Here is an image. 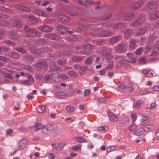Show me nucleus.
<instances>
[{
    "label": "nucleus",
    "instance_id": "f257e3e1",
    "mask_svg": "<svg viewBox=\"0 0 159 159\" xmlns=\"http://www.w3.org/2000/svg\"><path fill=\"white\" fill-rule=\"evenodd\" d=\"M24 34L25 37H31L34 36H39V33L35 29L30 28L28 25H25L24 28Z\"/></svg>",
    "mask_w": 159,
    "mask_h": 159
},
{
    "label": "nucleus",
    "instance_id": "f03ea898",
    "mask_svg": "<svg viewBox=\"0 0 159 159\" xmlns=\"http://www.w3.org/2000/svg\"><path fill=\"white\" fill-rule=\"evenodd\" d=\"M145 18L143 15H141L136 20L134 21L132 24V26L133 27H137L140 25H142L144 22Z\"/></svg>",
    "mask_w": 159,
    "mask_h": 159
},
{
    "label": "nucleus",
    "instance_id": "7ed1b4c3",
    "mask_svg": "<svg viewBox=\"0 0 159 159\" xmlns=\"http://www.w3.org/2000/svg\"><path fill=\"white\" fill-rule=\"evenodd\" d=\"M111 34V33L108 31L102 30L100 33L99 31L97 30L94 31L93 32V36H100L102 37H105L109 36Z\"/></svg>",
    "mask_w": 159,
    "mask_h": 159
},
{
    "label": "nucleus",
    "instance_id": "20e7f679",
    "mask_svg": "<svg viewBox=\"0 0 159 159\" xmlns=\"http://www.w3.org/2000/svg\"><path fill=\"white\" fill-rule=\"evenodd\" d=\"M65 146V144L64 143H55L52 145L53 149L57 151L61 150Z\"/></svg>",
    "mask_w": 159,
    "mask_h": 159
},
{
    "label": "nucleus",
    "instance_id": "39448f33",
    "mask_svg": "<svg viewBox=\"0 0 159 159\" xmlns=\"http://www.w3.org/2000/svg\"><path fill=\"white\" fill-rule=\"evenodd\" d=\"M116 51L118 52H122L127 49L125 45L123 43L118 44L115 47Z\"/></svg>",
    "mask_w": 159,
    "mask_h": 159
},
{
    "label": "nucleus",
    "instance_id": "423d86ee",
    "mask_svg": "<svg viewBox=\"0 0 159 159\" xmlns=\"http://www.w3.org/2000/svg\"><path fill=\"white\" fill-rule=\"evenodd\" d=\"M143 2L142 0L136 2L134 3L131 7L132 8L133 10H137L139 8L143 5Z\"/></svg>",
    "mask_w": 159,
    "mask_h": 159
},
{
    "label": "nucleus",
    "instance_id": "0eeeda50",
    "mask_svg": "<svg viewBox=\"0 0 159 159\" xmlns=\"http://www.w3.org/2000/svg\"><path fill=\"white\" fill-rule=\"evenodd\" d=\"M124 19L126 20L130 21L134 19L135 16L132 13H125L123 16Z\"/></svg>",
    "mask_w": 159,
    "mask_h": 159
},
{
    "label": "nucleus",
    "instance_id": "6e6552de",
    "mask_svg": "<svg viewBox=\"0 0 159 159\" xmlns=\"http://www.w3.org/2000/svg\"><path fill=\"white\" fill-rule=\"evenodd\" d=\"M137 41L134 39H131L129 41V49L130 50H133L137 46Z\"/></svg>",
    "mask_w": 159,
    "mask_h": 159
},
{
    "label": "nucleus",
    "instance_id": "1a4fd4ad",
    "mask_svg": "<svg viewBox=\"0 0 159 159\" xmlns=\"http://www.w3.org/2000/svg\"><path fill=\"white\" fill-rule=\"evenodd\" d=\"M133 32L132 30L126 28L123 31L125 38L126 39L129 38L132 33Z\"/></svg>",
    "mask_w": 159,
    "mask_h": 159
},
{
    "label": "nucleus",
    "instance_id": "9d476101",
    "mask_svg": "<svg viewBox=\"0 0 159 159\" xmlns=\"http://www.w3.org/2000/svg\"><path fill=\"white\" fill-rule=\"evenodd\" d=\"M33 13L35 14H37L39 16L44 17H46L47 16V14L45 11L40 9H37L36 11H34Z\"/></svg>",
    "mask_w": 159,
    "mask_h": 159
},
{
    "label": "nucleus",
    "instance_id": "9b49d317",
    "mask_svg": "<svg viewBox=\"0 0 159 159\" xmlns=\"http://www.w3.org/2000/svg\"><path fill=\"white\" fill-rule=\"evenodd\" d=\"M58 19L61 21L64 22H67L70 20L69 18L66 16L63 15H60L58 16Z\"/></svg>",
    "mask_w": 159,
    "mask_h": 159
},
{
    "label": "nucleus",
    "instance_id": "f8f14e48",
    "mask_svg": "<svg viewBox=\"0 0 159 159\" xmlns=\"http://www.w3.org/2000/svg\"><path fill=\"white\" fill-rule=\"evenodd\" d=\"M27 144V141L25 139H23L19 143V148L20 149H24Z\"/></svg>",
    "mask_w": 159,
    "mask_h": 159
},
{
    "label": "nucleus",
    "instance_id": "ddd939ff",
    "mask_svg": "<svg viewBox=\"0 0 159 159\" xmlns=\"http://www.w3.org/2000/svg\"><path fill=\"white\" fill-rule=\"evenodd\" d=\"M157 3L152 1L149 2L147 5V7L150 10L155 9L157 8Z\"/></svg>",
    "mask_w": 159,
    "mask_h": 159
},
{
    "label": "nucleus",
    "instance_id": "4468645a",
    "mask_svg": "<svg viewBox=\"0 0 159 159\" xmlns=\"http://www.w3.org/2000/svg\"><path fill=\"white\" fill-rule=\"evenodd\" d=\"M146 30V28L145 26L141 27L137 29L136 31L137 35H141L145 33Z\"/></svg>",
    "mask_w": 159,
    "mask_h": 159
},
{
    "label": "nucleus",
    "instance_id": "2eb2a0df",
    "mask_svg": "<svg viewBox=\"0 0 159 159\" xmlns=\"http://www.w3.org/2000/svg\"><path fill=\"white\" fill-rule=\"evenodd\" d=\"M51 79L54 81L58 82L61 80V76L57 73L52 74Z\"/></svg>",
    "mask_w": 159,
    "mask_h": 159
},
{
    "label": "nucleus",
    "instance_id": "dca6fc26",
    "mask_svg": "<svg viewBox=\"0 0 159 159\" xmlns=\"http://www.w3.org/2000/svg\"><path fill=\"white\" fill-rule=\"evenodd\" d=\"M142 128L143 131L148 132L152 129L153 128V125L151 124L149 125L144 124L143 125Z\"/></svg>",
    "mask_w": 159,
    "mask_h": 159
},
{
    "label": "nucleus",
    "instance_id": "f3484780",
    "mask_svg": "<svg viewBox=\"0 0 159 159\" xmlns=\"http://www.w3.org/2000/svg\"><path fill=\"white\" fill-rule=\"evenodd\" d=\"M47 66V64L45 61H40L37 64V67L39 68L43 69Z\"/></svg>",
    "mask_w": 159,
    "mask_h": 159
},
{
    "label": "nucleus",
    "instance_id": "a211bd4d",
    "mask_svg": "<svg viewBox=\"0 0 159 159\" xmlns=\"http://www.w3.org/2000/svg\"><path fill=\"white\" fill-rule=\"evenodd\" d=\"M38 29L41 30L44 32H49L51 31V28L47 26H41L38 27Z\"/></svg>",
    "mask_w": 159,
    "mask_h": 159
},
{
    "label": "nucleus",
    "instance_id": "6ab92c4d",
    "mask_svg": "<svg viewBox=\"0 0 159 159\" xmlns=\"http://www.w3.org/2000/svg\"><path fill=\"white\" fill-rule=\"evenodd\" d=\"M108 116L110 120L112 122H115L118 120V118L116 116L111 112L108 113Z\"/></svg>",
    "mask_w": 159,
    "mask_h": 159
},
{
    "label": "nucleus",
    "instance_id": "aec40b11",
    "mask_svg": "<svg viewBox=\"0 0 159 159\" xmlns=\"http://www.w3.org/2000/svg\"><path fill=\"white\" fill-rule=\"evenodd\" d=\"M32 79L27 80H21L20 81V84H22L29 86L32 84V83L34 82Z\"/></svg>",
    "mask_w": 159,
    "mask_h": 159
},
{
    "label": "nucleus",
    "instance_id": "412c9836",
    "mask_svg": "<svg viewBox=\"0 0 159 159\" xmlns=\"http://www.w3.org/2000/svg\"><path fill=\"white\" fill-rule=\"evenodd\" d=\"M56 97L58 98H63L67 96V93L64 92H60L56 94Z\"/></svg>",
    "mask_w": 159,
    "mask_h": 159
},
{
    "label": "nucleus",
    "instance_id": "4be33fe9",
    "mask_svg": "<svg viewBox=\"0 0 159 159\" xmlns=\"http://www.w3.org/2000/svg\"><path fill=\"white\" fill-rule=\"evenodd\" d=\"M124 27L123 25L122 24H117L115 25L114 26V29L116 32L120 30Z\"/></svg>",
    "mask_w": 159,
    "mask_h": 159
},
{
    "label": "nucleus",
    "instance_id": "5701e85b",
    "mask_svg": "<svg viewBox=\"0 0 159 159\" xmlns=\"http://www.w3.org/2000/svg\"><path fill=\"white\" fill-rule=\"evenodd\" d=\"M75 139L78 142L80 143L87 142V140L82 137H75Z\"/></svg>",
    "mask_w": 159,
    "mask_h": 159
},
{
    "label": "nucleus",
    "instance_id": "b1692460",
    "mask_svg": "<svg viewBox=\"0 0 159 159\" xmlns=\"http://www.w3.org/2000/svg\"><path fill=\"white\" fill-rule=\"evenodd\" d=\"M8 36L10 38L12 39H16L18 38V35L13 32H10Z\"/></svg>",
    "mask_w": 159,
    "mask_h": 159
},
{
    "label": "nucleus",
    "instance_id": "393cba45",
    "mask_svg": "<svg viewBox=\"0 0 159 159\" xmlns=\"http://www.w3.org/2000/svg\"><path fill=\"white\" fill-rule=\"evenodd\" d=\"M45 107L43 105L39 106L36 107V111L39 113H42L45 110Z\"/></svg>",
    "mask_w": 159,
    "mask_h": 159
},
{
    "label": "nucleus",
    "instance_id": "a878e982",
    "mask_svg": "<svg viewBox=\"0 0 159 159\" xmlns=\"http://www.w3.org/2000/svg\"><path fill=\"white\" fill-rule=\"evenodd\" d=\"M118 87L120 89L124 92L126 91V90L125 89L126 86H125L124 83L123 82H120L118 83Z\"/></svg>",
    "mask_w": 159,
    "mask_h": 159
},
{
    "label": "nucleus",
    "instance_id": "bb28decb",
    "mask_svg": "<svg viewBox=\"0 0 159 159\" xmlns=\"http://www.w3.org/2000/svg\"><path fill=\"white\" fill-rule=\"evenodd\" d=\"M12 25L14 26L17 27V28H20L21 26V22L17 20H14L12 22Z\"/></svg>",
    "mask_w": 159,
    "mask_h": 159
},
{
    "label": "nucleus",
    "instance_id": "cd10ccee",
    "mask_svg": "<svg viewBox=\"0 0 159 159\" xmlns=\"http://www.w3.org/2000/svg\"><path fill=\"white\" fill-rule=\"evenodd\" d=\"M125 89L126 91H125V92H132L134 91V89L132 87V85L131 84H129L127 86H126Z\"/></svg>",
    "mask_w": 159,
    "mask_h": 159
},
{
    "label": "nucleus",
    "instance_id": "c85d7f7f",
    "mask_svg": "<svg viewBox=\"0 0 159 159\" xmlns=\"http://www.w3.org/2000/svg\"><path fill=\"white\" fill-rule=\"evenodd\" d=\"M29 49L31 52L33 53L36 54H39L42 52V51L41 50L39 49H36V48L34 47H30Z\"/></svg>",
    "mask_w": 159,
    "mask_h": 159
},
{
    "label": "nucleus",
    "instance_id": "c756f323",
    "mask_svg": "<svg viewBox=\"0 0 159 159\" xmlns=\"http://www.w3.org/2000/svg\"><path fill=\"white\" fill-rule=\"evenodd\" d=\"M150 17L152 19H155L159 17V11L154 12L150 15Z\"/></svg>",
    "mask_w": 159,
    "mask_h": 159
},
{
    "label": "nucleus",
    "instance_id": "7c9ffc66",
    "mask_svg": "<svg viewBox=\"0 0 159 159\" xmlns=\"http://www.w3.org/2000/svg\"><path fill=\"white\" fill-rule=\"evenodd\" d=\"M144 133V131L143 128L139 129L136 131H135L134 133V134L135 135H140L143 134Z\"/></svg>",
    "mask_w": 159,
    "mask_h": 159
},
{
    "label": "nucleus",
    "instance_id": "2f4dec72",
    "mask_svg": "<svg viewBox=\"0 0 159 159\" xmlns=\"http://www.w3.org/2000/svg\"><path fill=\"white\" fill-rule=\"evenodd\" d=\"M28 19V20L31 23H35L36 21V19L32 16H28L26 17V19Z\"/></svg>",
    "mask_w": 159,
    "mask_h": 159
},
{
    "label": "nucleus",
    "instance_id": "473e14b6",
    "mask_svg": "<svg viewBox=\"0 0 159 159\" xmlns=\"http://www.w3.org/2000/svg\"><path fill=\"white\" fill-rule=\"evenodd\" d=\"M16 8L21 11H24L26 12H29L30 10L29 8L26 7H24L21 6H17Z\"/></svg>",
    "mask_w": 159,
    "mask_h": 159
},
{
    "label": "nucleus",
    "instance_id": "72a5a7b5",
    "mask_svg": "<svg viewBox=\"0 0 159 159\" xmlns=\"http://www.w3.org/2000/svg\"><path fill=\"white\" fill-rule=\"evenodd\" d=\"M0 61L5 63H7L10 61V59L6 57L0 56Z\"/></svg>",
    "mask_w": 159,
    "mask_h": 159
},
{
    "label": "nucleus",
    "instance_id": "f704fd0d",
    "mask_svg": "<svg viewBox=\"0 0 159 159\" xmlns=\"http://www.w3.org/2000/svg\"><path fill=\"white\" fill-rule=\"evenodd\" d=\"M93 60L92 57L88 58L85 61V63L86 65H91L92 63Z\"/></svg>",
    "mask_w": 159,
    "mask_h": 159
},
{
    "label": "nucleus",
    "instance_id": "c9c22d12",
    "mask_svg": "<svg viewBox=\"0 0 159 159\" xmlns=\"http://www.w3.org/2000/svg\"><path fill=\"white\" fill-rule=\"evenodd\" d=\"M119 39V37L118 36H116L110 39L109 41L111 43H114L116 42Z\"/></svg>",
    "mask_w": 159,
    "mask_h": 159
},
{
    "label": "nucleus",
    "instance_id": "e433bc0d",
    "mask_svg": "<svg viewBox=\"0 0 159 159\" xmlns=\"http://www.w3.org/2000/svg\"><path fill=\"white\" fill-rule=\"evenodd\" d=\"M150 93H151V92L148 90H142L140 91L139 92V94L142 95Z\"/></svg>",
    "mask_w": 159,
    "mask_h": 159
},
{
    "label": "nucleus",
    "instance_id": "4c0bfd02",
    "mask_svg": "<svg viewBox=\"0 0 159 159\" xmlns=\"http://www.w3.org/2000/svg\"><path fill=\"white\" fill-rule=\"evenodd\" d=\"M51 69L52 70L55 71H60L61 70V69L60 67L55 65H54L52 66H51Z\"/></svg>",
    "mask_w": 159,
    "mask_h": 159
},
{
    "label": "nucleus",
    "instance_id": "58836bf2",
    "mask_svg": "<svg viewBox=\"0 0 159 159\" xmlns=\"http://www.w3.org/2000/svg\"><path fill=\"white\" fill-rule=\"evenodd\" d=\"M68 13L70 15L73 16H76L78 14L75 11L73 10H69L68 11Z\"/></svg>",
    "mask_w": 159,
    "mask_h": 159
},
{
    "label": "nucleus",
    "instance_id": "ea45409f",
    "mask_svg": "<svg viewBox=\"0 0 159 159\" xmlns=\"http://www.w3.org/2000/svg\"><path fill=\"white\" fill-rule=\"evenodd\" d=\"M45 36L51 39H54L56 38L54 35L51 34H47L45 35Z\"/></svg>",
    "mask_w": 159,
    "mask_h": 159
},
{
    "label": "nucleus",
    "instance_id": "a19ab883",
    "mask_svg": "<svg viewBox=\"0 0 159 159\" xmlns=\"http://www.w3.org/2000/svg\"><path fill=\"white\" fill-rule=\"evenodd\" d=\"M10 56L13 58L16 59L19 57V55L16 52H12L10 53Z\"/></svg>",
    "mask_w": 159,
    "mask_h": 159
},
{
    "label": "nucleus",
    "instance_id": "79ce46f5",
    "mask_svg": "<svg viewBox=\"0 0 159 159\" xmlns=\"http://www.w3.org/2000/svg\"><path fill=\"white\" fill-rule=\"evenodd\" d=\"M35 126L38 129H42L44 127L43 125L40 123H37L35 124Z\"/></svg>",
    "mask_w": 159,
    "mask_h": 159
},
{
    "label": "nucleus",
    "instance_id": "37998d69",
    "mask_svg": "<svg viewBox=\"0 0 159 159\" xmlns=\"http://www.w3.org/2000/svg\"><path fill=\"white\" fill-rule=\"evenodd\" d=\"M142 102L141 100H138L135 105V108L136 109H138L140 107V105L142 104Z\"/></svg>",
    "mask_w": 159,
    "mask_h": 159
},
{
    "label": "nucleus",
    "instance_id": "c03bdc74",
    "mask_svg": "<svg viewBox=\"0 0 159 159\" xmlns=\"http://www.w3.org/2000/svg\"><path fill=\"white\" fill-rule=\"evenodd\" d=\"M66 62V60L64 59H63L61 60H59L57 61V63L61 66H62L65 64Z\"/></svg>",
    "mask_w": 159,
    "mask_h": 159
},
{
    "label": "nucleus",
    "instance_id": "a18cd8bd",
    "mask_svg": "<svg viewBox=\"0 0 159 159\" xmlns=\"http://www.w3.org/2000/svg\"><path fill=\"white\" fill-rule=\"evenodd\" d=\"M68 75L70 77H75L77 75L76 73L73 71H71L68 72Z\"/></svg>",
    "mask_w": 159,
    "mask_h": 159
},
{
    "label": "nucleus",
    "instance_id": "49530a36",
    "mask_svg": "<svg viewBox=\"0 0 159 159\" xmlns=\"http://www.w3.org/2000/svg\"><path fill=\"white\" fill-rule=\"evenodd\" d=\"M8 51V49L6 48L0 47V54H2L3 53L7 52Z\"/></svg>",
    "mask_w": 159,
    "mask_h": 159
},
{
    "label": "nucleus",
    "instance_id": "de8ad7c7",
    "mask_svg": "<svg viewBox=\"0 0 159 159\" xmlns=\"http://www.w3.org/2000/svg\"><path fill=\"white\" fill-rule=\"evenodd\" d=\"M0 24L3 26H6L8 25L9 23L7 21L2 20L0 21Z\"/></svg>",
    "mask_w": 159,
    "mask_h": 159
},
{
    "label": "nucleus",
    "instance_id": "09e8293b",
    "mask_svg": "<svg viewBox=\"0 0 159 159\" xmlns=\"http://www.w3.org/2000/svg\"><path fill=\"white\" fill-rule=\"evenodd\" d=\"M115 146H113L108 147L107 149V152H111L115 149Z\"/></svg>",
    "mask_w": 159,
    "mask_h": 159
},
{
    "label": "nucleus",
    "instance_id": "8fccbe9b",
    "mask_svg": "<svg viewBox=\"0 0 159 159\" xmlns=\"http://www.w3.org/2000/svg\"><path fill=\"white\" fill-rule=\"evenodd\" d=\"M72 149L74 150H80L81 149V145L80 144L77 145L72 147Z\"/></svg>",
    "mask_w": 159,
    "mask_h": 159
},
{
    "label": "nucleus",
    "instance_id": "3c124183",
    "mask_svg": "<svg viewBox=\"0 0 159 159\" xmlns=\"http://www.w3.org/2000/svg\"><path fill=\"white\" fill-rule=\"evenodd\" d=\"M136 126L132 124L128 128V129L130 131H134L136 128Z\"/></svg>",
    "mask_w": 159,
    "mask_h": 159
},
{
    "label": "nucleus",
    "instance_id": "603ef678",
    "mask_svg": "<svg viewBox=\"0 0 159 159\" xmlns=\"http://www.w3.org/2000/svg\"><path fill=\"white\" fill-rule=\"evenodd\" d=\"M129 118L128 117H125L121 121V123L125 124L128 122Z\"/></svg>",
    "mask_w": 159,
    "mask_h": 159
},
{
    "label": "nucleus",
    "instance_id": "864d4df0",
    "mask_svg": "<svg viewBox=\"0 0 159 159\" xmlns=\"http://www.w3.org/2000/svg\"><path fill=\"white\" fill-rule=\"evenodd\" d=\"M129 62V61L125 59H123L120 61L119 62L120 64H125L128 63Z\"/></svg>",
    "mask_w": 159,
    "mask_h": 159
},
{
    "label": "nucleus",
    "instance_id": "5fc2aeb1",
    "mask_svg": "<svg viewBox=\"0 0 159 159\" xmlns=\"http://www.w3.org/2000/svg\"><path fill=\"white\" fill-rule=\"evenodd\" d=\"M104 57L107 60L109 61L112 58V56L110 54H106L104 55Z\"/></svg>",
    "mask_w": 159,
    "mask_h": 159
},
{
    "label": "nucleus",
    "instance_id": "6e6d98bb",
    "mask_svg": "<svg viewBox=\"0 0 159 159\" xmlns=\"http://www.w3.org/2000/svg\"><path fill=\"white\" fill-rule=\"evenodd\" d=\"M26 60L30 62H32L34 61L33 58L31 56H28L26 57Z\"/></svg>",
    "mask_w": 159,
    "mask_h": 159
},
{
    "label": "nucleus",
    "instance_id": "4d7b16f0",
    "mask_svg": "<svg viewBox=\"0 0 159 159\" xmlns=\"http://www.w3.org/2000/svg\"><path fill=\"white\" fill-rule=\"evenodd\" d=\"M94 43L97 45H101L104 44L105 43V42L103 40H101L99 41H95Z\"/></svg>",
    "mask_w": 159,
    "mask_h": 159
},
{
    "label": "nucleus",
    "instance_id": "13d9d810",
    "mask_svg": "<svg viewBox=\"0 0 159 159\" xmlns=\"http://www.w3.org/2000/svg\"><path fill=\"white\" fill-rule=\"evenodd\" d=\"M155 137L154 138V139L155 140H158L159 139V129L157 130L155 133Z\"/></svg>",
    "mask_w": 159,
    "mask_h": 159
},
{
    "label": "nucleus",
    "instance_id": "bf43d9fd",
    "mask_svg": "<svg viewBox=\"0 0 159 159\" xmlns=\"http://www.w3.org/2000/svg\"><path fill=\"white\" fill-rule=\"evenodd\" d=\"M51 76L52 74H49L46 75L44 77V80L46 81L49 80L51 78Z\"/></svg>",
    "mask_w": 159,
    "mask_h": 159
},
{
    "label": "nucleus",
    "instance_id": "052dcab7",
    "mask_svg": "<svg viewBox=\"0 0 159 159\" xmlns=\"http://www.w3.org/2000/svg\"><path fill=\"white\" fill-rule=\"evenodd\" d=\"M156 107V104L154 102H153L151 104L150 107H147V108L150 109H153Z\"/></svg>",
    "mask_w": 159,
    "mask_h": 159
},
{
    "label": "nucleus",
    "instance_id": "680f3d73",
    "mask_svg": "<svg viewBox=\"0 0 159 159\" xmlns=\"http://www.w3.org/2000/svg\"><path fill=\"white\" fill-rule=\"evenodd\" d=\"M146 61V58L145 57H141L139 60V62L141 64L145 63Z\"/></svg>",
    "mask_w": 159,
    "mask_h": 159
},
{
    "label": "nucleus",
    "instance_id": "e2e57ef3",
    "mask_svg": "<svg viewBox=\"0 0 159 159\" xmlns=\"http://www.w3.org/2000/svg\"><path fill=\"white\" fill-rule=\"evenodd\" d=\"M72 59L73 61H80L81 59V58L80 57L74 56L72 58Z\"/></svg>",
    "mask_w": 159,
    "mask_h": 159
},
{
    "label": "nucleus",
    "instance_id": "0e129e2a",
    "mask_svg": "<svg viewBox=\"0 0 159 159\" xmlns=\"http://www.w3.org/2000/svg\"><path fill=\"white\" fill-rule=\"evenodd\" d=\"M90 91L89 90L86 89L84 91V96H88L90 95Z\"/></svg>",
    "mask_w": 159,
    "mask_h": 159
},
{
    "label": "nucleus",
    "instance_id": "69168bd1",
    "mask_svg": "<svg viewBox=\"0 0 159 159\" xmlns=\"http://www.w3.org/2000/svg\"><path fill=\"white\" fill-rule=\"evenodd\" d=\"M24 69L29 71H31L32 67L29 65H26L24 66Z\"/></svg>",
    "mask_w": 159,
    "mask_h": 159
},
{
    "label": "nucleus",
    "instance_id": "338daca9",
    "mask_svg": "<svg viewBox=\"0 0 159 159\" xmlns=\"http://www.w3.org/2000/svg\"><path fill=\"white\" fill-rule=\"evenodd\" d=\"M143 51V48H139L136 51V53L137 54H140L142 53Z\"/></svg>",
    "mask_w": 159,
    "mask_h": 159
},
{
    "label": "nucleus",
    "instance_id": "774afa93",
    "mask_svg": "<svg viewBox=\"0 0 159 159\" xmlns=\"http://www.w3.org/2000/svg\"><path fill=\"white\" fill-rule=\"evenodd\" d=\"M155 49H157L159 52V41L156 42L155 44Z\"/></svg>",
    "mask_w": 159,
    "mask_h": 159
}]
</instances>
